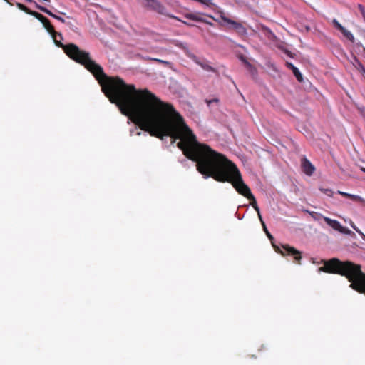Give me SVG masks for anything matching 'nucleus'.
<instances>
[{
    "label": "nucleus",
    "instance_id": "nucleus-1",
    "mask_svg": "<svg viewBox=\"0 0 365 365\" xmlns=\"http://www.w3.org/2000/svg\"><path fill=\"white\" fill-rule=\"evenodd\" d=\"M168 106V110L153 127L149 132L150 135L163 141L170 138L172 145L179 140L177 147L185 156L196 163V169L203 178H212L217 182L231 183L239 194L250 201L257 212H259L256 199L250 187L244 182L237 165L223 154L200 143L182 116L173 106Z\"/></svg>",
    "mask_w": 365,
    "mask_h": 365
},
{
    "label": "nucleus",
    "instance_id": "nucleus-2",
    "mask_svg": "<svg viewBox=\"0 0 365 365\" xmlns=\"http://www.w3.org/2000/svg\"><path fill=\"white\" fill-rule=\"evenodd\" d=\"M52 38L71 59L83 65L93 73L110 103L115 104L121 113L128 116L140 130L149 133L168 110V106H172L163 102L148 89L138 90L119 77L108 76L103 68L91 58L89 53L80 49L76 44L63 45L61 43L63 38L58 35L56 41Z\"/></svg>",
    "mask_w": 365,
    "mask_h": 365
},
{
    "label": "nucleus",
    "instance_id": "nucleus-3",
    "mask_svg": "<svg viewBox=\"0 0 365 365\" xmlns=\"http://www.w3.org/2000/svg\"><path fill=\"white\" fill-rule=\"evenodd\" d=\"M317 272L345 276L351 282L349 287L361 294H365V272L361 270L359 264L349 261L341 262L336 258H333L326 266L318 268Z\"/></svg>",
    "mask_w": 365,
    "mask_h": 365
},
{
    "label": "nucleus",
    "instance_id": "nucleus-4",
    "mask_svg": "<svg viewBox=\"0 0 365 365\" xmlns=\"http://www.w3.org/2000/svg\"><path fill=\"white\" fill-rule=\"evenodd\" d=\"M309 215L313 218L314 220L317 221L319 225L324 227L323 224L322 223V220H324L326 224L331 228L333 230L339 232L341 234L349 235L352 237H355V233L349 230V228L344 227L340 222L336 220L331 219L328 217L324 216L322 213L317 212H309Z\"/></svg>",
    "mask_w": 365,
    "mask_h": 365
},
{
    "label": "nucleus",
    "instance_id": "nucleus-5",
    "mask_svg": "<svg viewBox=\"0 0 365 365\" xmlns=\"http://www.w3.org/2000/svg\"><path fill=\"white\" fill-rule=\"evenodd\" d=\"M173 44L176 47L182 49L190 59L199 65L203 70L209 72H216V70L212 66H210L207 61H201L197 56L192 53L187 43L175 40L173 41Z\"/></svg>",
    "mask_w": 365,
    "mask_h": 365
},
{
    "label": "nucleus",
    "instance_id": "nucleus-6",
    "mask_svg": "<svg viewBox=\"0 0 365 365\" xmlns=\"http://www.w3.org/2000/svg\"><path fill=\"white\" fill-rule=\"evenodd\" d=\"M145 6L160 14L168 16L173 19H178V17L168 12L167 9L158 0H144Z\"/></svg>",
    "mask_w": 365,
    "mask_h": 365
},
{
    "label": "nucleus",
    "instance_id": "nucleus-7",
    "mask_svg": "<svg viewBox=\"0 0 365 365\" xmlns=\"http://www.w3.org/2000/svg\"><path fill=\"white\" fill-rule=\"evenodd\" d=\"M30 15L35 16L37 19H38L43 24V27L47 30V31L51 34V36L54 38L56 41V36H59L61 38H62V35L61 33L56 32L54 29L53 26L51 24L50 21L43 16L42 14L31 11Z\"/></svg>",
    "mask_w": 365,
    "mask_h": 365
},
{
    "label": "nucleus",
    "instance_id": "nucleus-8",
    "mask_svg": "<svg viewBox=\"0 0 365 365\" xmlns=\"http://www.w3.org/2000/svg\"><path fill=\"white\" fill-rule=\"evenodd\" d=\"M30 15L35 16L37 19H38L43 24V27L47 30V31L51 34V36L54 38L56 41V36H59L61 38H62V35L61 33L56 32L54 29L53 26L51 24L50 21L43 16L42 14L31 11Z\"/></svg>",
    "mask_w": 365,
    "mask_h": 365
},
{
    "label": "nucleus",
    "instance_id": "nucleus-9",
    "mask_svg": "<svg viewBox=\"0 0 365 365\" xmlns=\"http://www.w3.org/2000/svg\"><path fill=\"white\" fill-rule=\"evenodd\" d=\"M221 19L224 23L230 25V28L235 30L240 36H245L247 34L246 28L241 23L232 20L225 16H221Z\"/></svg>",
    "mask_w": 365,
    "mask_h": 365
},
{
    "label": "nucleus",
    "instance_id": "nucleus-10",
    "mask_svg": "<svg viewBox=\"0 0 365 365\" xmlns=\"http://www.w3.org/2000/svg\"><path fill=\"white\" fill-rule=\"evenodd\" d=\"M301 168L302 171L308 176H311L315 170V167L305 156L301 159Z\"/></svg>",
    "mask_w": 365,
    "mask_h": 365
},
{
    "label": "nucleus",
    "instance_id": "nucleus-11",
    "mask_svg": "<svg viewBox=\"0 0 365 365\" xmlns=\"http://www.w3.org/2000/svg\"><path fill=\"white\" fill-rule=\"evenodd\" d=\"M284 251L282 252V255H287L292 256L295 261L299 262L302 259L301 253L295 248L286 245L283 246Z\"/></svg>",
    "mask_w": 365,
    "mask_h": 365
},
{
    "label": "nucleus",
    "instance_id": "nucleus-12",
    "mask_svg": "<svg viewBox=\"0 0 365 365\" xmlns=\"http://www.w3.org/2000/svg\"><path fill=\"white\" fill-rule=\"evenodd\" d=\"M184 16L187 19L192 20L196 22H202L208 25L212 26L213 24L208 21L207 19L201 16L200 14L198 13H186Z\"/></svg>",
    "mask_w": 365,
    "mask_h": 365
},
{
    "label": "nucleus",
    "instance_id": "nucleus-13",
    "mask_svg": "<svg viewBox=\"0 0 365 365\" xmlns=\"http://www.w3.org/2000/svg\"><path fill=\"white\" fill-rule=\"evenodd\" d=\"M286 66L288 68H289L290 70H292L294 76H295V78H297V80L302 83L303 82L304 79H303V76L302 74V73L300 72V71L299 70V68L297 67H296L291 62H286Z\"/></svg>",
    "mask_w": 365,
    "mask_h": 365
},
{
    "label": "nucleus",
    "instance_id": "nucleus-14",
    "mask_svg": "<svg viewBox=\"0 0 365 365\" xmlns=\"http://www.w3.org/2000/svg\"><path fill=\"white\" fill-rule=\"evenodd\" d=\"M36 8L39 9L42 12L48 14V16H51V17H53V18H54V19H57V20H58V21H61L63 23L65 21L64 19L62 17H61V16H59L58 15L54 14L51 11H50L49 9L46 8L45 6H43L38 4H36Z\"/></svg>",
    "mask_w": 365,
    "mask_h": 365
},
{
    "label": "nucleus",
    "instance_id": "nucleus-15",
    "mask_svg": "<svg viewBox=\"0 0 365 365\" xmlns=\"http://www.w3.org/2000/svg\"><path fill=\"white\" fill-rule=\"evenodd\" d=\"M341 34L344 35L346 39L350 41L351 43H354L355 38L354 35L351 31H348L345 27L341 31Z\"/></svg>",
    "mask_w": 365,
    "mask_h": 365
},
{
    "label": "nucleus",
    "instance_id": "nucleus-16",
    "mask_svg": "<svg viewBox=\"0 0 365 365\" xmlns=\"http://www.w3.org/2000/svg\"><path fill=\"white\" fill-rule=\"evenodd\" d=\"M246 68L249 71L251 76L253 78H255V76L257 74V69L250 63H247V66H246Z\"/></svg>",
    "mask_w": 365,
    "mask_h": 365
},
{
    "label": "nucleus",
    "instance_id": "nucleus-17",
    "mask_svg": "<svg viewBox=\"0 0 365 365\" xmlns=\"http://www.w3.org/2000/svg\"><path fill=\"white\" fill-rule=\"evenodd\" d=\"M264 34L269 40H274L276 38L275 34L269 28L264 29Z\"/></svg>",
    "mask_w": 365,
    "mask_h": 365
},
{
    "label": "nucleus",
    "instance_id": "nucleus-18",
    "mask_svg": "<svg viewBox=\"0 0 365 365\" xmlns=\"http://www.w3.org/2000/svg\"><path fill=\"white\" fill-rule=\"evenodd\" d=\"M16 6L20 9V10H22L24 11H25L26 13L30 14L31 12V10L29 9V8H27L25 5H24L23 4H21V3H16Z\"/></svg>",
    "mask_w": 365,
    "mask_h": 365
},
{
    "label": "nucleus",
    "instance_id": "nucleus-19",
    "mask_svg": "<svg viewBox=\"0 0 365 365\" xmlns=\"http://www.w3.org/2000/svg\"><path fill=\"white\" fill-rule=\"evenodd\" d=\"M153 61H156V62H158L160 63H162L166 66H168L170 68H172V66H173V63L170 61H165V60H161V59H159V58H153Z\"/></svg>",
    "mask_w": 365,
    "mask_h": 365
},
{
    "label": "nucleus",
    "instance_id": "nucleus-20",
    "mask_svg": "<svg viewBox=\"0 0 365 365\" xmlns=\"http://www.w3.org/2000/svg\"><path fill=\"white\" fill-rule=\"evenodd\" d=\"M332 24L334 26L340 31L344 28L336 19H333Z\"/></svg>",
    "mask_w": 365,
    "mask_h": 365
},
{
    "label": "nucleus",
    "instance_id": "nucleus-21",
    "mask_svg": "<svg viewBox=\"0 0 365 365\" xmlns=\"http://www.w3.org/2000/svg\"><path fill=\"white\" fill-rule=\"evenodd\" d=\"M349 198L352 199V200H358L361 202H363L365 204V200L363 199L361 196L359 195H352L351 194V196L349 197Z\"/></svg>",
    "mask_w": 365,
    "mask_h": 365
},
{
    "label": "nucleus",
    "instance_id": "nucleus-22",
    "mask_svg": "<svg viewBox=\"0 0 365 365\" xmlns=\"http://www.w3.org/2000/svg\"><path fill=\"white\" fill-rule=\"evenodd\" d=\"M263 230L265 232L267 236L268 237V238L270 240H274V237L273 236L270 234V232L268 231L267 227H266V225L264 223H263Z\"/></svg>",
    "mask_w": 365,
    "mask_h": 365
},
{
    "label": "nucleus",
    "instance_id": "nucleus-23",
    "mask_svg": "<svg viewBox=\"0 0 365 365\" xmlns=\"http://www.w3.org/2000/svg\"><path fill=\"white\" fill-rule=\"evenodd\" d=\"M239 58L244 63L245 67L247 66V63H250L247 61V58L245 56H243V55L240 56Z\"/></svg>",
    "mask_w": 365,
    "mask_h": 365
},
{
    "label": "nucleus",
    "instance_id": "nucleus-24",
    "mask_svg": "<svg viewBox=\"0 0 365 365\" xmlns=\"http://www.w3.org/2000/svg\"><path fill=\"white\" fill-rule=\"evenodd\" d=\"M358 8L362 15V16L365 19V8L361 4H358Z\"/></svg>",
    "mask_w": 365,
    "mask_h": 365
},
{
    "label": "nucleus",
    "instance_id": "nucleus-25",
    "mask_svg": "<svg viewBox=\"0 0 365 365\" xmlns=\"http://www.w3.org/2000/svg\"><path fill=\"white\" fill-rule=\"evenodd\" d=\"M136 56L140 58H143V59H145V60H150V61H153V58H151V57H149L148 56H143L142 54L140 53H137Z\"/></svg>",
    "mask_w": 365,
    "mask_h": 365
},
{
    "label": "nucleus",
    "instance_id": "nucleus-26",
    "mask_svg": "<svg viewBox=\"0 0 365 365\" xmlns=\"http://www.w3.org/2000/svg\"><path fill=\"white\" fill-rule=\"evenodd\" d=\"M325 195L328 196H331L333 194V191L330 189H323L321 190Z\"/></svg>",
    "mask_w": 365,
    "mask_h": 365
},
{
    "label": "nucleus",
    "instance_id": "nucleus-27",
    "mask_svg": "<svg viewBox=\"0 0 365 365\" xmlns=\"http://www.w3.org/2000/svg\"><path fill=\"white\" fill-rule=\"evenodd\" d=\"M218 99L217 98H213V99H210V100H206V103L207 104V106H210L211 103H214V102H218Z\"/></svg>",
    "mask_w": 365,
    "mask_h": 365
},
{
    "label": "nucleus",
    "instance_id": "nucleus-28",
    "mask_svg": "<svg viewBox=\"0 0 365 365\" xmlns=\"http://www.w3.org/2000/svg\"><path fill=\"white\" fill-rule=\"evenodd\" d=\"M338 193L346 197H349L351 196V194L342 191H338Z\"/></svg>",
    "mask_w": 365,
    "mask_h": 365
},
{
    "label": "nucleus",
    "instance_id": "nucleus-29",
    "mask_svg": "<svg viewBox=\"0 0 365 365\" xmlns=\"http://www.w3.org/2000/svg\"><path fill=\"white\" fill-rule=\"evenodd\" d=\"M177 20H178V21H180V22H182V24H185V25L189 26H194L193 24H192L189 23V22H187V21H183V20H182V19H179V18H178V19H177Z\"/></svg>",
    "mask_w": 365,
    "mask_h": 365
},
{
    "label": "nucleus",
    "instance_id": "nucleus-30",
    "mask_svg": "<svg viewBox=\"0 0 365 365\" xmlns=\"http://www.w3.org/2000/svg\"><path fill=\"white\" fill-rule=\"evenodd\" d=\"M350 226H351V227H352V228H353L356 232L359 230V228L355 225V224H354L352 221H351V222H350Z\"/></svg>",
    "mask_w": 365,
    "mask_h": 365
},
{
    "label": "nucleus",
    "instance_id": "nucleus-31",
    "mask_svg": "<svg viewBox=\"0 0 365 365\" xmlns=\"http://www.w3.org/2000/svg\"><path fill=\"white\" fill-rule=\"evenodd\" d=\"M272 246H274V249H275V251H276V252H280V253H282V252H283V251H281V250H280L279 247H275V246H274V242H272Z\"/></svg>",
    "mask_w": 365,
    "mask_h": 365
},
{
    "label": "nucleus",
    "instance_id": "nucleus-32",
    "mask_svg": "<svg viewBox=\"0 0 365 365\" xmlns=\"http://www.w3.org/2000/svg\"><path fill=\"white\" fill-rule=\"evenodd\" d=\"M272 246H274V249H275V251H276V252H280V253H282V252H283V251H281V250H280L279 247H275V246H274V242H272Z\"/></svg>",
    "mask_w": 365,
    "mask_h": 365
},
{
    "label": "nucleus",
    "instance_id": "nucleus-33",
    "mask_svg": "<svg viewBox=\"0 0 365 365\" xmlns=\"http://www.w3.org/2000/svg\"><path fill=\"white\" fill-rule=\"evenodd\" d=\"M356 232L361 235L362 239H365V235L359 229Z\"/></svg>",
    "mask_w": 365,
    "mask_h": 365
},
{
    "label": "nucleus",
    "instance_id": "nucleus-34",
    "mask_svg": "<svg viewBox=\"0 0 365 365\" xmlns=\"http://www.w3.org/2000/svg\"><path fill=\"white\" fill-rule=\"evenodd\" d=\"M257 215H258V217H259V220H260V221H261L262 224L263 225V223H264V221H263V220H262V215H261V214H260V212H257Z\"/></svg>",
    "mask_w": 365,
    "mask_h": 365
},
{
    "label": "nucleus",
    "instance_id": "nucleus-35",
    "mask_svg": "<svg viewBox=\"0 0 365 365\" xmlns=\"http://www.w3.org/2000/svg\"><path fill=\"white\" fill-rule=\"evenodd\" d=\"M312 262L313 264H319L320 262H317L316 259L312 258Z\"/></svg>",
    "mask_w": 365,
    "mask_h": 365
},
{
    "label": "nucleus",
    "instance_id": "nucleus-36",
    "mask_svg": "<svg viewBox=\"0 0 365 365\" xmlns=\"http://www.w3.org/2000/svg\"><path fill=\"white\" fill-rule=\"evenodd\" d=\"M135 130H138V128H135L130 129V135H133Z\"/></svg>",
    "mask_w": 365,
    "mask_h": 365
},
{
    "label": "nucleus",
    "instance_id": "nucleus-37",
    "mask_svg": "<svg viewBox=\"0 0 365 365\" xmlns=\"http://www.w3.org/2000/svg\"><path fill=\"white\" fill-rule=\"evenodd\" d=\"M26 1L29 2V3H32V4H34V5L36 6V4H37L36 1H34V0H26Z\"/></svg>",
    "mask_w": 365,
    "mask_h": 365
},
{
    "label": "nucleus",
    "instance_id": "nucleus-38",
    "mask_svg": "<svg viewBox=\"0 0 365 365\" xmlns=\"http://www.w3.org/2000/svg\"><path fill=\"white\" fill-rule=\"evenodd\" d=\"M303 212H307V213H308V214H309V212H311V211H310V210H306V209H304V210H303Z\"/></svg>",
    "mask_w": 365,
    "mask_h": 365
},
{
    "label": "nucleus",
    "instance_id": "nucleus-39",
    "mask_svg": "<svg viewBox=\"0 0 365 365\" xmlns=\"http://www.w3.org/2000/svg\"><path fill=\"white\" fill-rule=\"evenodd\" d=\"M5 1H6L8 4H9L10 5H13V4L11 2H10L9 0H4Z\"/></svg>",
    "mask_w": 365,
    "mask_h": 365
},
{
    "label": "nucleus",
    "instance_id": "nucleus-40",
    "mask_svg": "<svg viewBox=\"0 0 365 365\" xmlns=\"http://www.w3.org/2000/svg\"><path fill=\"white\" fill-rule=\"evenodd\" d=\"M208 17L211 18L212 19L216 21V19L212 16H208Z\"/></svg>",
    "mask_w": 365,
    "mask_h": 365
},
{
    "label": "nucleus",
    "instance_id": "nucleus-41",
    "mask_svg": "<svg viewBox=\"0 0 365 365\" xmlns=\"http://www.w3.org/2000/svg\"><path fill=\"white\" fill-rule=\"evenodd\" d=\"M136 135H141V132H140V131H138V132L136 133Z\"/></svg>",
    "mask_w": 365,
    "mask_h": 365
},
{
    "label": "nucleus",
    "instance_id": "nucleus-42",
    "mask_svg": "<svg viewBox=\"0 0 365 365\" xmlns=\"http://www.w3.org/2000/svg\"><path fill=\"white\" fill-rule=\"evenodd\" d=\"M187 163V160L184 159L183 160L181 161V163Z\"/></svg>",
    "mask_w": 365,
    "mask_h": 365
},
{
    "label": "nucleus",
    "instance_id": "nucleus-43",
    "mask_svg": "<svg viewBox=\"0 0 365 365\" xmlns=\"http://www.w3.org/2000/svg\"><path fill=\"white\" fill-rule=\"evenodd\" d=\"M306 30L309 31V26H306Z\"/></svg>",
    "mask_w": 365,
    "mask_h": 365
},
{
    "label": "nucleus",
    "instance_id": "nucleus-44",
    "mask_svg": "<svg viewBox=\"0 0 365 365\" xmlns=\"http://www.w3.org/2000/svg\"><path fill=\"white\" fill-rule=\"evenodd\" d=\"M361 170H362L364 173H365V168H361Z\"/></svg>",
    "mask_w": 365,
    "mask_h": 365
},
{
    "label": "nucleus",
    "instance_id": "nucleus-45",
    "mask_svg": "<svg viewBox=\"0 0 365 365\" xmlns=\"http://www.w3.org/2000/svg\"><path fill=\"white\" fill-rule=\"evenodd\" d=\"M364 240H365V238Z\"/></svg>",
    "mask_w": 365,
    "mask_h": 365
}]
</instances>
